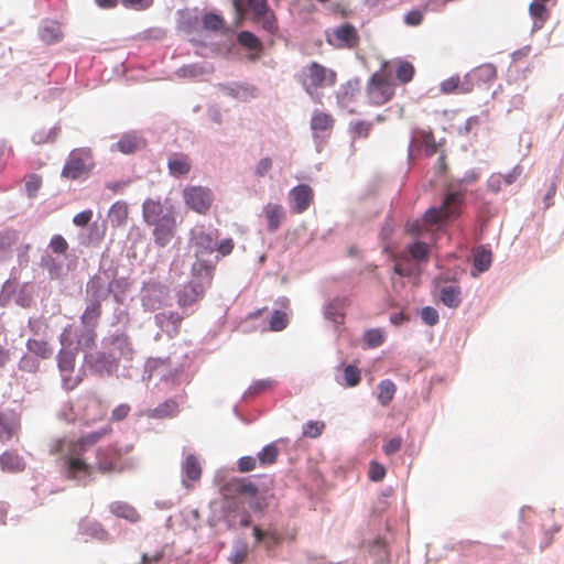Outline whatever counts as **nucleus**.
<instances>
[{"label": "nucleus", "mask_w": 564, "mask_h": 564, "mask_svg": "<svg viewBox=\"0 0 564 564\" xmlns=\"http://www.w3.org/2000/svg\"><path fill=\"white\" fill-rule=\"evenodd\" d=\"M326 41L336 48H354L359 43V34L352 24L345 23L327 31Z\"/></svg>", "instance_id": "obj_9"}, {"label": "nucleus", "mask_w": 564, "mask_h": 564, "mask_svg": "<svg viewBox=\"0 0 564 564\" xmlns=\"http://www.w3.org/2000/svg\"><path fill=\"white\" fill-rule=\"evenodd\" d=\"M2 470L8 473H20L25 468L23 458L14 451H7L0 456Z\"/></svg>", "instance_id": "obj_24"}, {"label": "nucleus", "mask_w": 564, "mask_h": 564, "mask_svg": "<svg viewBox=\"0 0 564 564\" xmlns=\"http://www.w3.org/2000/svg\"><path fill=\"white\" fill-rule=\"evenodd\" d=\"M182 470L184 474L183 484L187 488L192 487L188 481H197L200 479L202 466L198 458L193 454H189L185 457V460L182 465Z\"/></svg>", "instance_id": "obj_19"}, {"label": "nucleus", "mask_w": 564, "mask_h": 564, "mask_svg": "<svg viewBox=\"0 0 564 564\" xmlns=\"http://www.w3.org/2000/svg\"><path fill=\"white\" fill-rule=\"evenodd\" d=\"M21 423L13 412H0V442L7 443L18 435Z\"/></svg>", "instance_id": "obj_14"}, {"label": "nucleus", "mask_w": 564, "mask_h": 564, "mask_svg": "<svg viewBox=\"0 0 564 564\" xmlns=\"http://www.w3.org/2000/svg\"><path fill=\"white\" fill-rule=\"evenodd\" d=\"M247 3L253 17L265 13L270 9L267 0H247Z\"/></svg>", "instance_id": "obj_61"}, {"label": "nucleus", "mask_w": 564, "mask_h": 564, "mask_svg": "<svg viewBox=\"0 0 564 564\" xmlns=\"http://www.w3.org/2000/svg\"><path fill=\"white\" fill-rule=\"evenodd\" d=\"M386 476V468L383 465L372 460L369 465L368 477L372 481H381Z\"/></svg>", "instance_id": "obj_55"}, {"label": "nucleus", "mask_w": 564, "mask_h": 564, "mask_svg": "<svg viewBox=\"0 0 564 564\" xmlns=\"http://www.w3.org/2000/svg\"><path fill=\"white\" fill-rule=\"evenodd\" d=\"M224 19L215 13H207L203 18V25L210 31H218L224 28Z\"/></svg>", "instance_id": "obj_48"}, {"label": "nucleus", "mask_w": 564, "mask_h": 564, "mask_svg": "<svg viewBox=\"0 0 564 564\" xmlns=\"http://www.w3.org/2000/svg\"><path fill=\"white\" fill-rule=\"evenodd\" d=\"M401 446H402V438L400 436H398V437H393V438L389 440L388 442H386L382 449L386 455L390 456V455L399 452L401 449Z\"/></svg>", "instance_id": "obj_62"}, {"label": "nucleus", "mask_w": 564, "mask_h": 564, "mask_svg": "<svg viewBox=\"0 0 564 564\" xmlns=\"http://www.w3.org/2000/svg\"><path fill=\"white\" fill-rule=\"evenodd\" d=\"M491 252L484 249L477 248L474 253V265L479 271H485L490 267L491 263Z\"/></svg>", "instance_id": "obj_45"}, {"label": "nucleus", "mask_w": 564, "mask_h": 564, "mask_svg": "<svg viewBox=\"0 0 564 564\" xmlns=\"http://www.w3.org/2000/svg\"><path fill=\"white\" fill-rule=\"evenodd\" d=\"M96 327H85V329L78 335L77 348L82 350H90L96 346L97 333Z\"/></svg>", "instance_id": "obj_36"}, {"label": "nucleus", "mask_w": 564, "mask_h": 564, "mask_svg": "<svg viewBox=\"0 0 564 564\" xmlns=\"http://www.w3.org/2000/svg\"><path fill=\"white\" fill-rule=\"evenodd\" d=\"M264 215L268 220V230L270 232H274L281 225V221L284 217V212L281 205L278 204H268L264 207Z\"/></svg>", "instance_id": "obj_25"}, {"label": "nucleus", "mask_w": 564, "mask_h": 564, "mask_svg": "<svg viewBox=\"0 0 564 564\" xmlns=\"http://www.w3.org/2000/svg\"><path fill=\"white\" fill-rule=\"evenodd\" d=\"M424 17V12L422 10H411L404 17V22L409 26H417L422 23Z\"/></svg>", "instance_id": "obj_59"}, {"label": "nucleus", "mask_w": 564, "mask_h": 564, "mask_svg": "<svg viewBox=\"0 0 564 564\" xmlns=\"http://www.w3.org/2000/svg\"><path fill=\"white\" fill-rule=\"evenodd\" d=\"M142 216L147 225L153 226L161 223L163 218L175 217L172 208H165L160 200L148 198L142 205Z\"/></svg>", "instance_id": "obj_11"}, {"label": "nucleus", "mask_w": 564, "mask_h": 564, "mask_svg": "<svg viewBox=\"0 0 564 564\" xmlns=\"http://www.w3.org/2000/svg\"><path fill=\"white\" fill-rule=\"evenodd\" d=\"M440 90L443 95H451V94L464 95V94L471 93V88L469 86L466 75L463 78H460L458 75H455V76L444 79L440 85Z\"/></svg>", "instance_id": "obj_17"}, {"label": "nucleus", "mask_w": 564, "mask_h": 564, "mask_svg": "<svg viewBox=\"0 0 564 564\" xmlns=\"http://www.w3.org/2000/svg\"><path fill=\"white\" fill-rule=\"evenodd\" d=\"M91 217H93V212L90 209L84 210L74 216L73 223L76 226L84 227L91 220Z\"/></svg>", "instance_id": "obj_64"}, {"label": "nucleus", "mask_w": 564, "mask_h": 564, "mask_svg": "<svg viewBox=\"0 0 564 564\" xmlns=\"http://www.w3.org/2000/svg\"><path fill=\"white\" fill-rule=\"evenodd\" d=\"M237 41L243 47L254 51L257 53L256 57H258L263 50L260 39L256 36L252 32L241 31L237 36Z\"/></svg>", "instance_id": "obj_30"}, {"label": "nucleus", "mask_w": 564, "mask_h": 564, "mask_svg": "<svg viewBox=\"0 0 564 564\" xmlns=\"http://www.w3.org/2000/svg\"><path fill=\"white\" fill-rule=\"evenodd\" d=\"M112 427L106 425L99 431L86 434L77 440L64 441L57 440L53 453H64L66 471L69 478H77L90 470V464L84 459V455L93 445L102 437L111 434Z\"/></svg>", "instance_id": "obj_1"}, {"label": "nucleus", "mask_w": 564, "mask_h": 564, "mask_svg": "<svg viewBox=\"0 0 564 564\" xmlns=\"http://www.w3.org/2000/svg\"><path fill=\"white\" fill-rule=\"evenodd\" d=\"M279 456V448L275 444L271 443L262 448L258 453L257 458L259 459L260 466L265 467L274 464Z\"/></svg>", "instance_id": "obj_38"}, {"label": "nucleus", "mask_w": 564, "mask_h": 564, "mask_svg": "<svg viewBox=\"0 0 564 564\" xmlns=\"http://www.w3.org/2000/svg\"><path fill=\"white\" fill-rule=\"evenodd\" d=\"M253 21L259 23L269 34L273 35L279 31L278 19L275 13L270 9L265 13L253 17Z\"/></svg>", "instance_id": "obj_28"}, {"label": "nucleus", "mask_w": 564, "mask_h": 564, "mask_svg": "<svg viewBox=\"0 0 564 564\" xmlns=\"http://www.w3.org/2000/svg\"><path fill=\"white\" fill-rule=\"evenodd\" d=\"M93 164V155L89 149L73 150L62 170V176L68 180H77L87 174Z\"/></svg>", "instance_id": "obj_7"}, {"label": "nucleus", "mask_w": 564, "mask_h": 564, "mask_svg": "<svg viewBox=\"0 0 564 564\" xmlns=\"http://www.w3.org/2000/svg\"><path fill=\"white\" fill-rule=\"evenodd\" d=\"M176 232V218H163L161 223L153 225V238L160 247L167 246Z\"/></svg>", "instance_id": "obj_13"}, {"label": "nucleus", "mask_w": 564, "mask_h": 564, "mask_svg": "<svg viewBox=\"0 0 564 564\" xmlns=\"http://www.w3.org/2000/svg\"><path fill=\"white\" fill-rule=\"evenodd\" d=\"M415 142H420L424 145L429 155H433L436 152L435 139L431 131H422L417 135H414L412 143Z\"/></svg>", "instance_id": "obj_44"}, {"label": "nucleus", "mask_w": 564, "mask_h": 564, "mask_svg": "<svg viewBox=\"0 0 564 564\" xmlns=\"http://www.w3.org/2000/svg\"><path fill=\"white\" fill-rule=\"evenodd\" d=\"M325 429V423L321 421H308L303 426V434L305 436L315 438L319 436Z\"/></svg>", "instance_id": "obj_51"}, {"label": "nucleus", "mask_w": 564, "mask_h": 564, "mask_svg": "<svg viewBox=\"0 0 564 564\" xmlns=\"http://www.w3.org/2000/svg\"><path fill=\"white\" fill-rule=\"evenodd\" d=\"M415 270V267L410 263L408 258H400L395 261L394 272L401 276H411Z\"/></svg>", "instance_id": "obj_49"}, {"label": "nucleus", "mask_w": 564, "mask_h": 564, "mask_svg": "<svg viewBox=\"0 0 564 564\" xmlns=\"http://www.w3.org/2000/svg\"><path fill=\"white\" fill-rule=\"evenodd\" d=\"M26 348L30 352L42 359H47L53 355V350L48 344L42 339H29L26 343Z\"/></svg>", "instance_id": "obj_34"}, {"label": "nucleus", "mask_w": 564, "mask_h": 564, "mask_svg": "<svg viewBox=\"0 0 564 564\" xmlns=\"http://www.w3.org/2000/svg\"><path fill=\"white\" fill-rule=\"evenodd\" d=\"M463 194L459 192L448 193L440 207L429 208L423 217L424 226L442 224L452 217H456L463 204Z\"/></svg>", "instance_id": "obj_5"}, {"label": "nucleus", "mask_w": 564, "mask_h": 564, "mask_svg": "<svg viewBox=\"0 0 564 564\" xmlns=\"http://www.w3.org/2000/svg\"><path fill=\"white\" fill-rule=\"evenodd\" d=\"M364 341L368 348H376L383 344L384 332L380 328H371L365 332Z\"/></svg>", "instance_id": "obj_41"}, {"label": "nucleus", "mask_w": 564, "mask_h": 564, "mask_svg": "<svg viewBox=\"0 0 564 564\" xmlns=\"http://www.w3.org/2000/svg\"><path fill=\"white\" fill-rule=\"evenodd\" d=\"M101 302L99 299H90L84 313L80 316V323L84 327H97L101 316Z\"/></svg>", "instance_id": "obj_21"}, {"label": "nucleus", "mask_w": 564, "mask_h": 564, "mask_svg": "<svg viewBox=\"0 0 564 564\" xmlns=\"http://www.w3.org/2000/svg\"><path fill=\"white\" fill-rule=\"evenodd\" d=\"M411 257L416 261H427L430 257L429 245L422 241H416L408 247Z\"/></svg>", "instance_id": "obj_42"}, {"label": "nucleus", "mask_w": 564, "mask_h": 564, "mask_svg": "<svg viewBox=\"0 0 564 564\" xmlns=\"http://www.w3.org/2000/svg\"><path fill=\"white\" fill-rule=\"evenodd\" d=\"M466 76L473 91L475 86L492 82L497 77V69L492 64H482L468 72Z\"/></svg>", "instance_id": "obj_15"}, {"label": "nucleus", "mask_w": 564, "mask_h": 564, "mask_svg": "<svg viewBox=\"0 0 564 564\" xmlns=\"http://www.w3.org/2000/svg\"><path fill=\"white\" fill-rule=\"evenodd\" d=\"M272 169V160L270 158L261 159L256 166V174L260 177L264 176Z\"/></svg>", "instance_id": "obj_63"}, {"label": "nucleus", "mask_w": 564, "mask_h": 564, "mask_svg": "<svg viewBox=\"0 0 564 564\" xmlns=\"http://www.w3.org/2000/svg\"><path fill=\"white\" fill-rule=\"evenodd\" d=\"M42 186V177L36 174L29 175L25 183V191L29 197H35Z\"/></svg>", "instance_id": "obj_53"}, {"label": "nucleus", "mask_w": 564, "mask_h": 564, "mask_svg": "<svg viewBox=\"0 0 564 564\" xmlns=\"http://www.w3.org/2000/svg\"><path fill=\"white\" fill-rule=\"evenodd\" d=\"M204 295V286L199 282H189L178 293L177 303L180 306H189Z\"/></svg>", "instance_id": "obj_18"}, {"label": "nucleus", "mask_w": 564, "mask_h": 564, "mask_svg": "<svg viewBox=\"0 0 564 564\" xmlns=\"http://www.w3.org/2000/svg\"><path fill=\"white\" fill-rule=\"evenodd\" d=\"M337 82L335 70L323 66L317 62H312L306 69V76L303 82L305 91L313 96L317 89L333 87Z\"/></svg>", "instance_id": "obj_6"}, {"label": "nucleus", "mask_w": 564, "mask_h": 564, "mask_svg": "<svg viewBox=\"0 0 564 564\" xmlns=\"http://www.w3.org/2000/svg\"><path fill=\"white\" fill-rule=\"evenodd\" d=\"M414 74H415V68L410 62H408V61L398 62L397 68H395V76H397V79L401 84L405 85V84L410 83L413 79Z\"/></svg>", "instance_id": "obj_37"}, {"label": "nucleus", "mask_w": 564, "mask_h": 564, "mask_svg": "<svg viewBox=\"0 0 564 564\" xmlns=\"http://www.w3.org/2000/svg\"><path fill=\"white\" fill-rule=\"evenodd\" d=\"M41 39L46 43H54L62 39L63 34L58 23L51 21L40 30Z\"/></svg>", "instance_id": "obj_33"}, {"label": "nucleus", "mask_w": 564, "mask_h": 564, "mask_svg": "<svg viewBox=\"0 0 564 564\" xmlns=\"http://www.w3.org/2000/svg\"><path fill=\"white\" fill-rule=\"evenodd\" d=\"M344 379L347 387H356L360 380V370L355 365H348L344 368Z\"/></svg>", "instance_id": "obj_46"}, {"label": "nucleus", "mask_w": 564, "mask_h": 564, "mask_svg": "<svg viewBox=\"0 0 564 564\" xmlns=\"http://www.w3.org/2000/svg\"><path fill=\"white\" fill-rule=\"evenodd\" d=\"M169 170L175 176L185 175L191 170V162L186 155L176 154L169 160Z\"/></svg>", "instance_id": "obj_29"}, {"label": "nucleus", "mask_w": 564, "mask_h": 564, "mask_svg": "<svg viewBox=\"0 0 564 564\" xmlns=\"http://www.w3.org/2000/svg\"><path fill=\"white\" fill-rule=\"evenodd\" d=\"M349 305V300L346 297L335 299L326 305L324 314L326 318L335 324H343L345 319L344 308Z\"/></svg>", "instance_id": "obj_23"}, {"label": "nucleus", "mask_w": 564, "mask_h": 564, "mask_svg": "<svg viewBox=\"0 0 564 564\" xmlns=\"http://www.w3.org/2000/svg\"><path fill=\"white\" fill-rule=\"evenodd\" d=\"M112 511L117 517L127 519L130 522H137L140 520V514L138 513V511L127 503L116 505L112 508Z\"/></svg>", "instance_id": "obj_40"}, {"label": "nucleus", "mask_w": 564, "mask_h": 564, "mask_svg": "<svg viewBox=\"0 0 564 564\" xmlns=\"http://www.w3.org/2000/svg\"><path fill=\"white\" fill-rule=\"evenodd\" d=\"M388 67L389 63L384 62L367 83V97L371 105L382 106L394 96L395 85Z\"/></svg>", "instance_id": "obj_2"}, {"label": "nucleus", "mask_w": 564, "mask_h": 564, "mask_svg": "<svg viewBox=\"0 0 564 564\" xmlns=\"http://www.w3.org/2000/svg\"><path fill=\"white\" fill-rule=\"evenodd\" d=\"M121 449L117 445L98 447L95 452V462L90 464V470L85 471L84 476L91 477L95 473L110 475L122 470L120 460Z\"/></svg>", "instance_id": "obj_4"}, {"label": "nucleus", "mask_w": 564, "mask_h": 564, "mask_svg": "<svg viewBox=\"0 0 564 564\" xmlns=\"http://www.w3.org/2000/svg\"><path fill=\"white\" fill-rule=\"evenodd\" d=\"M253 535L257 542H263L267 549H273L281 542V536L274 531H262L260 528H253Z\"/></svg>", "instance_id": "obj_32"}, {"label": "nucleus", "mask_w": 564, "mask_h": 564, "mask_svg": "<svg viewBox=\"0 0 564 564\" xmlns=\"http://www.w3.org/2000/svg\"><path fill=\"white\" fill-rule=\"evenodd\" d=\"M257 459L252 456H243L238 460V470L240 473H248L257 467Z\"/></svg>", "instance_id": "obj_60"}, {"label": "nucleus", "mask_w": 564, "mask_h": 564, "mask_svg": "<svg viewBox=\"0 0 564 564\" xmlns=\"http://www.w3.org/2000/svg\"><path fill=\"white\" fill-rule=\"evenodd\" d=\"M440 300L451 308H456L462 302V291L459 286L446 285L440 291Z\"/></svg>", "instance_id": "obj_26"}, {"label": "nucleus", "mask_w": 564, "mask_h": 564, "mask_svg": "<svg viewBox=\"0 0 564 564\" xmlns=\"http://www.w3.org/2000/svg\"><path fill=\"white\" fill-rule=\"evenodd\" d=\"M142 216L147 225L153 226L161 223L163 218L175 217L172 208H165L160 200L148 198L142 205Z\"/></svg>", "instance_id": "obj_10"}, {"label": "nucleus", "mask_w": 564, "mask_h": 564, "mask_svg": "<svg viewBox=\"0 0 564 564\" xmlns=\"http://www.w3.org/2000/svg\"><path fill=\"white\" fill-rule=\"evenodd\" d=\"M178 412H180L178 403L173 399H169V400L160 403L156 408L148 410L145 412V415L149 419L162 420V419L174 417L178 414Z\"/></svg>", "instance_id": "obj_20"}, {"label": "nucleus", "mask_w": 564, "mask_h": 564, "mask_svg": "<svg viewBox=\"0 0 564 564\" xmlns=\"http://www.w3.org/2000/svg\"><path fill=\"white\" fill-rule=\"evenodd\" d=\"M183 198L188 208L200 215L207 214L214 202L213 192L204 186L185 187Z\"/></svg>", "instance_id": "obj_8"}, {"label": "nucleus", "mask_w": 564, "mask_h": 564, "mask_svg": "<svg viewBox=\"0 0 564 564\" xmlns=\"http://www.w3.org/2000/svg\"><path fill=\"white\" fill-rule=\"evenodd\" d=\"M289 323L286 313L282 311H274L270 319V330L280 332L283 330Z\"/></svg>", "instance_id": "obj_47"}, {"label": "nucleus", "mask_w": 564, "mask_h": 564, "mask_svg": "<svg viewBox=\"0 0 564 564\" xmlns=\"http://www.w3.org/2000/svg\"><path fill=\"white\" fill-rule=\"evenodd\" d=\"M530 13L531 15L540 21V24L538 25L536 22L534 23L535 26L541 28V25L544 23V21L547 19V11L543 3L533 2L530 6Z\"/></svg>", "instance_id": "obj_52"}, {"label": "nucleus", "mask_w": 564, "mask_h": 564, "mask_svg": "<svg viewBox=\"0 0 564 564\" xmlns=\"http://www.w3.org/2000/svg\"><path fill=\"white\" fill-rule=\"evenodd\" d=\"M128 206L124 202H116L109 212L111 221L118 226L126 223L128 218Z\"/></svg>", "instance_id": "obj_39"}, {"label": "nucleus", "mask_w": 564, "mask_h": 564, "mask_svg": "<svg viewBox=\"0 0 564 564\" xmlns=\"http://www.w3.org/2000/svg\"><path fill=\"white\" fill-rule=\"evenodd\" d=\"M334 123V117L330 113L321 110H315L311 118V129L317 138L330 133Z\"/></svg>", "instance_id": "obj_16"}, {"label": "nucleus", "mask_w": 564, "mask_h": 564, "mask_svg": "<svg viewBox=\"0 0 564 564\" xmlns=\"http://www.w3.org/2000/svg\"><path fill=\"white\" fill-rule=\"evenodd\" d=\"M224 489L230 494H237L247 497H256L258 495V487L253 482L243 478H235L229 480Z\"/></svg>", "instance_id": "obj_22"}, {"label": "nucleus", "mask_w": 564, "mask_h": 564, "mask_svg": "<svg viewBox=\"0 0 564 564\" xmlns=\"http://www.w3.org/2000/svg\"><path fill=\"white\" fill-rule=\"evenodd\" d=\"M421 318L425 324L433 326L438 323V313L435 308L425 306L421 311Z\"/></svg>", "instance_id": "obj_57"}, {"label": "nucleus", "mask_w": 564, "mask_h": 564, "mask_svg": "<svg viewBox=\"0 0 564 564\" xmlns=\"http://www.w3.org/2000/svg\"><path fill=\"white\" fill-rule=\"evenodd\" d=\"M50 248L54 253L65 254L68 249V243L61 235H54L50 241Z\"/></svg>", "instance_id": "obj_54"}, {"label": "nucleus", "mask_w": 564, "mask_h": 564, "mask_svg": "<svg viewBox=\"0 0 564 564\" xmlns=\"http://www.w3.org/2000/svg\"><path fill=\"white\" fill-rule=\"evenodd\" d=\"M154 0H120L123 8L134 11H145L153 6Z\"/></svg>", "instance_id": "obj_50"}, {"label": "nucleus", "mask_w": 564, "mask_h": 564, "mask_svg": "<svg viewBox=\"0 0 564 564\" xmlns=\"http://www.w3.org/2000/svg\"><path fill=\"white\" fill-rule=\"evenodd\" d=\"M397 392V386L393 381L386 379L378 384V402L382 406H387L393 400Z\"/></svg>", "instance_id": "obj_27"}, {"label": "nucleus", "mask_w": 564, "mask_h": 564, "mask_svg": "<svg viewBox=\"0 0 564 564\" xmlns=\"http://www.w3.org/2000/svg\"><path fill=\"white\" fill-rule=\"evenodd\" d=\"M289 199L292 212L295 214H302L313 203L314 192L311 186L300 184L290 191Z\"/></svg>", "instance_id": "obj_12"}, {"label": "nucleus", "mask_w": 564, "mask_h": 564, "mask_svg": "<svg viewBox=\"0 0 564 564\" xmlns=\"http://www.w3.org/2000/svg\"><path fill=\"white\" fill-rule=\"evenodd\" d=\"M61 344L63 348L58 352V368L62 373L64 388L67 390L75 389L82 378L79 376H73V371L75 368V351L73 349H67L73 344L72 340V327H66L59 336Z\"/></svg>", "instance_id": "obj_3"}, {"label": "nucleus", "mask_w": 564, "mask_h": 564, "mask_svg": "<svg viewBox=\"0 0 564 564\" xmlns=\"http://www.w3.org/2000/svg\"><path fill=\"white\" fill-rule=\"evenodd\" d=\"M372 129V123L368 121H357L352 124L351 131L355 138H367Z\"/></svg>", "instance_id": "obj_56"}, {"label": "nucleus", "mask_w": 564, "mask_h": 564, "mask_svg": "<svg viewBox=\"0 0 564 564\" xmlns=\"http://www.w3.org/2000/svg\"><path fill=\"white\" fill-rule=\"evenodd\" d=\"M141 145L142 142L135 134L128 133L121 137L117 142L116 148L124 154H131L139 150Z\"/></svg>", "instance_id": "obj_31"}, {"label": "nucleus", "mask_w": 564, "mask_h": 564, "mask_svg": "<svg viewBox=\"0 0 564 564\" xmlns=\"http://www.w3.org/2000/svg\"><path fill=\"white\" fill-rule=\"evenodd\" d=\"M130 411H131V408L129 404H127V403L119 404L112 410L110 419L112 422H120L129 415Z\"/></svg>", "instance_id": "obj_58"}, {"label": "nucleus", "mask_w": 564, "mask_h": 564, "mask_svg": "<svg viewBox=\"0 0 564 564\" xmlns=\"http://www.w3.org/2000/svg\"><path fill=\"white\" fill-rule=\"evenodd\" d=\"M105 282L101 276L94 275L87 283V293L91 299H99L100 301L105 297L104 295Z\"/></svg>", "instance_id": "obj_43"}, {"label": "nucleus", "mask_w": 564, "mask_h": 564, "mask_svg": "<svg viewBox=\"0 0 564 564\" xmlns=\"http://www.w3.org/2000/svg\"><path fill=\"white\" fill-rule=\"evenodd\" d=\"M195 245L200 248L202 251L210 253L217 247L216 237L205 231H198L194 235Z\"/></svg>", "instance_id": "obj_35"}]
</instances>
